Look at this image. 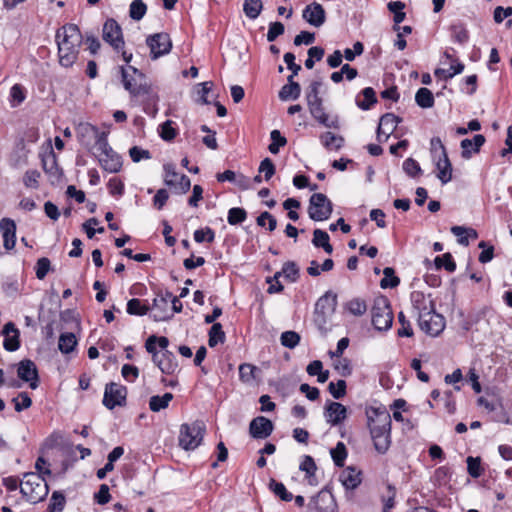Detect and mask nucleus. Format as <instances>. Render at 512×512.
<instances>
[{"label": "nucleus", "mask_w": 512, "mask_h": 512, "mask_svg": "<svg viewBox=\"0 0 512 512\" xmlns=\"http://www.w3.org/2000/svg\"><path fill=\"white\" fill-rule=\"evenodd\" d=\"M436 269L445 268L448 272H454L456 270V263L450 253H445L442 256H437L434 259Z\"/></svg>", "instance_id": "09e8293b"}, {"label": "nucleus", "mask_w": 512, "mask_h": 512, "mask_svg": "<svg viewBox=\"0 0 512 512\" xmlns=\"http://www.w3.org/2000/svg\"><path fill=\"white\" fill-rule=\"evenodd\" d=\"M247 218V212L244 208L233 207L229 209L227 221L230 225H238L243 223Z\"/></svg>", "instance_id": "864d4df0"}, {"label": "nucleus", "mask_w": 512, "mask_h": 512, "mask_svg": "<svg viewBox=\"0 0 512 512\" xmlns=\"http://www.w3.org/2000/svg\"><path fill=\"white\" fill-rule=\"evenodd\" d=\"M20 492L27 501L36 504L47 497L49 486L43 476L29 472L24 474V480L20 483Z\"/></svg>", "instance_id": "20e7f679"}, {"label": "nucleus", "mask_w": 512, "mask_h": 512, "mask_svg": "<svg viewBox=\"0 0 512 512\" xmlns=\"http://www.w3.org/2000/svg\"><path fill=\"white\" fill-rule=\"evenodd\" d=\"M372 325L378 331H387L393 323V312L388 298L381 296L374 300L371 309Z\"/></svg>", "instance_id": "39448f33"}, {"label": "nucleus", "mask_w": 512, "mask_h": 512, "mask_svg": "<svg viewBox=\"0 0 512 512\" xmlns=\"http://www.w3.org/2000/svg\"><path fill=\"white\" fill-rule=\"evenodd\" d=\"M204 432L205 426L202 422L196 421L192 424H182L179 445L185 450H194L200 445Z\"/></svg>", "instance_id": "423d86ee"}, {"label": "nucleus", "mask_w": 512, "mask_h": 512, "mask_svg": "<svg viewBox=\"0 0 512 512\" xmlns=\"http://www.w3.org/2000/svg\"><path fill=\"white\" fill-rule=\"evenodd\" d=\"M464 68L465 66L462 62H456V64H451L449 69L437 68L434 71V74L439 79L449 80L455 75L461 74L464 71Z\"/></svg>", "instance_id": "4c0bfd02"}, {"label": "nucleus", "mask_w": 512, "mask_h": 512, "mask_svg": "<svg viewBox=\"0 0 512 512\" xmlns=\"http://www.w3.org/2000/svg\"><path fill=\"white\" fill-rule=\"evenodd\" d=\"M172 399L173 394L169 392L162 396H152L149 400V408L153 412H159L160 410L167 408Z\"/></svg>", "instance_id": "ea45409f"}, {"label": "nucleus", "mask_w": 512, "mask_h": 512, "mask_svg": "<svg viewBox=\"0 0 512 512\" xmlns=\"http://www.w3.org/2000/svg\"><path fill=\"white\" fill-rule=\"evenodd\" d=\"M172 125L173 121L171 120H167L160 125V136L163 140L171 141L176 137L177 131Z\"/></svg>", "instance_id": "774afa93"}, {"label": "nucleus", "mask_w": 512, "mask_h": 512, "mask_svg": "<svg viewBox=\"0 0 512 512\" xmlns=\"http://www.w3.org/2000/svg\"><path fill=\"white\" fill-rule=\"evenodd\" d=\"M40 172L37 170H27L23 177V184L27 188L37 189L39 187Z\"/></svg>", "instance_id": "338daca9"}, {"label": "nucleus", "mask_w": 512, "mask_h": 512, "mask_svg": "<svg viewBox=\"0 0 512 512\" xmlns=\"http://www.w3.org/2000/svg\"><path fill=\"white\" fill-rule=\"evenodd\" d=\"M150 309L152 310L151 317L156 322L167 321L173 317V313H171L169 304H167L165 299L155 297Z\"/></svg>", "instance_id": "bb28decb"}, {"label": "nucleus", "mask_w": 512, "mask_h": 512, "mask_svg": "<svg viewBox=\"0 0 512 512\" xmlns=\"http://www.w3.org/2000/svg\"><path fill=\"white\" fill-rule=\"evenodd\" d=\"M193 237L197 243H202L204 241L212 243L215 240V231L210 227L197 229L194 231Z\"/></svg>", "instance_id": "4d7b16f0"}, {"label": "nucleus", "mask_w": 512, "mask_h": 512, "mask_svg": "<svg viewBox=\"0 0 512 512\" xmlns=\"http://www.w3.org/2000/svg\"><path fill=\"white\" fill-rule=\"evenodd\" d=\"M2 334L4 336L3 347L6 351L14 352L20 347V331L13 322L5 324Z\"/></svg>", "instance_id": "6ab92c4d"}, {"label": "nucleus", "mask_w": 512, "mask_h": 512, "mask_svg": "<svg viewBox=\"0 0 512 512\" xmlns=\"http://www.w3.org/2000/svg\"><path fill=\"white\" fill-rule=\"evenodd\" d=\"M346 387V381L339 379L336 383H329L328 391L335 399H341L346 395Z\"/></svg>", "instance_id": "052dcab7"}, {"label": "nucleus", "mask_w": 512, "mask_h": 512, "mask_svg": "<svg viewBox=\"0 0 512 512\" xmlns=\"http://www.w3.org/2000/svg\"><path fill=\"white\" fill-rule=\"evenodd\" d=\"M301 87L298 82H291V84H285L279 91V98L282 101L296 100L300 97Z\"/></svg>", "instance_id": "c9c22d12"}, {"label": "nucleus", "mask_w": 512, "mask_h": 512, "mask_svg": "<svg viewBox=\"0 0 512 512\" xmlns=\"http://www.w3.org/2000/svg\"><path fill=\"white\" fill-rule=\"evenodd\" d=\"M466 462L467 472L472 478H479L483 474L484 469L482 468L480 457L469 456Z\"/></svg>", "instance_id": "8fccbe9b"}, {"label": "nucleus", "mask_w": 512, "mask_h": 512, "mask_svg": "<svg viewBox=\"0 0 512 512\" xmlns=\"http://www.w3.org/2000/svg\"><path fill=\"white\" fill-rule=\"evenodd\" d=\"M452 477V470L448 466L438 467L432 476V482L435 486H446Z\"/></svg>", "instance_id": "e433bc0d"}, {"label": "nucleus", "mask_w": 512, "mask_h": 512, "mask_svg": "<svg viewBox=\"0 0 512 512\" xmlns=\"http://www.w3.org/2000/svg\"><path fill=\"white\" fill-rule=\"evenodd\" d=\"M401 119L393 113H386L381 116L377 128V139L381 141V136H385V140L396 130Z\"/></svg>", "instance_id": "4be33fe9"}, {"label": "nucleus", "mask_w": 512, "mask_h": 512, "mask_svg": "<svg viewBox=\"0 0 512 512\" xmlns=\"http://www.w3.org/2000/svg\"><path fill=\"white\" fill-rule=\"evenodd\" d=\"M42 166L45 173L48 174L51 178L59 180L62 176V171L58 166L54 153H51L49 156L42 160Z\"/></svg>", "instance_id": "2f4dec72"}, {"label": "nucleus", "mask_w": 512, "mask_h": 512, "mask_svg": "<svg viewBox=\"0 0 512 512\" xmlns=\"http://www.w3.org/2000/svg\"><path fill=\"white\" fill-rule=\"evenodd\" d=\"M225 341V333L220 323H214L209 331L208 344L210 347H215L219 343Z\"/></svg>", "instance_id": "a18cd8bd"}, {"label": "nucleus", "mask_w": 512, "mask_h": 512, "mask_svg": "<svg viewBox=\"0 0 512 512\" xmlns=\"http://www.w3.org/2000/svg\"><path fill=\"white\" fill-rule=\"evenodd\" d=\"M12 402L17 412L26 410L32 405V400L27 392H20L17 397L12 399Z\"/></svg>", "instance_id": "bf43d9fd"}, {"label": "nucleus", "mask_w": 512, "mask_h": 512, "mask_svg": "<svg viewBox=\"0 0 512 512\" xmlns=\"http://www.w3.org/2000/svg\"><path fill=\"white\" fill-rule=\"evenodd\" d=\"M337 307V295L327 291L315 303L313 321L322 334L330 331L331 319Z\"/></svg>", "instance_id": "7ed1b4c3"}, {"label": "nucleus", "mask_w": 512, "mask_h": 512, "mask_svg": "<svg viewBox=\"0 0 512 512\" xmlns=\"http://www.w3.org/2000/svg\"><path fill=\"white\" fill-rule=\"evenodd\" d=\"M435 161L438 173L437 177L442 184H447L452 179V164L447 154L438 155Z\"/></svg>", "instance_id": "cd10ccee"}, {"label": "nucleus", "mask_w": 512, "mask_h": 512, "mask_svg": "<svg viewBox=\"0 0 512 512\" xmlns=\"http://www.w3.org/2000/svg\"><path fill=\"white\" fill-rule=\"evenodd\" d=\"M98 160L101 167L110 173H117L122 167L121 156L118 155L113 149H110L109 152L107 151L104 154H99Z\"/></svg>", "instance_id": "393cba45"}, {"label": "nucleus", "mask_w": 512, "mask_h": 512, "mask_svg": "<svg viewBox=\"0 0 512 512\" xmlns=\"http://www.w3.org/2000/svg\"><path fill=\"white\" fill-rule=\"evenodd\" d=\"M76 345L77 339L73 333H64L60 335L58 347L62 353L68 354L72 352Z\"/></svg>", "instance_id": "a19ab883"}, {"label": "nucleus", "mask_w": 512, "mask_h": 512, "mask_svg": "<svg viewBox=\"0 0 512 512\" xmlns=\"http://www.w3.org/2000/svg\"><path fill=\"white\" fill-rule=\"evenodd\" d=\"M165 175H164V183L167 186H175L177 183V179L179 178V174L176 172L175 165L172 163H166L163 166Z\"/></svg>", "instance_id": "e2e57ef3"}, {"label": "nucleus", "mask_w": 512, "mask_h": 512, "mask_svg": "<svg viewBox=\"0 0 512 512\" xmlns=\"http://www.w3.org/2000/svg\"><path fill=\"white\" fill-rule=\"evenodd\" d=\"M339 480L346 490H355L362 483V472L348 466L341 472Z\"/></svg>", "instance_id": "b1692460"}, {"label": "nucleus", "mask_w": 512, "mask_h": 512, "mask_svg": "<svg viewBox=\"0 0 512 512\" xmlns=\"http://www.w3.org/2000/svg\"><path fill=\"white\" fill-rule=\"evenodd\" d=\"M0 231L3 237V246L6 250H12L16 244V223L11 218H3L0 221Z\"/></svg>", "instance_id": "aec40b11"}, {"label": "nucleus", "mask_w": 512, "mask_h": 512, "mask_svg": "<svg viewBox=\"0 0 512 512\" xmlns=\"http://www.w3.org/2000/svg\"><path fill=\"white\" fill-rule=\"evenodd\" d=\"M363 100L356 97V105L362 110H369L376 102V93L372 87H366L361 91Z\"/></svg>", "instance_id": "72a5a7b5"}, {"label": "nucleus", "mask_w": 512, "mask_h": 512, "mask_svg": "<svg viewBox=\"0 0 512 512\" xmlns=\"http://www.w3.org/2000/svg\"><path fill=\"white\" fill-rule=\"evenodd\" d=\"M320 87H321L320 81L311 82V84L309 85V87L307 89V93H306V99H307L308 105L322 101V98L319 96Z\"/></svg>", "instance_id": "680f3d73"}, {"label": "nucleus", "mask_w": 512, "mask_h": 512, "mask_svg": "<svg viewBox=\"0 0 512 512\" xmlns=\"http://www.w3.org/2000/svg\"><path fill=\"white\" fill-rule=\"evenodd\" d=\"M66 499L62 492L54 491L47 507L48 512H62L65 507Z\"/></svg>", "instance_id": "49530a36"}, {"label": "nucleus", "mask_w": 512, "mask_h": 512, "mask_svg": "<svg viewBox=\"0 0 512 512\" xmlns=\"http://www.w3.org/2000/svg\"><path fill=\"white\" fill-rule=\"evenodd\" d=\"M99 129L87 122L79 123L76 127V135L81 145L89 148L94 141L95 137L98 136Z\"/></svg>", "instance_id": "5701e85b"}, {"label": "nucleus", "mask_w": 512, "mask_h": 512, "mask_svg": "<svg viewBox=\"0 0 512 512\" xmlns=\"http://www.w3.org/2000/svg\"><path fill=\"white\" fill-rule=\"evenodd\" d=\"M127 389L118 383L110 382L106 384L103 405L112 410L116 406H123L126 403Z\"/></svg>", "instance_id": "9d476101"}, {"label": "nucleus", "mask_w": 512, "mask_h": 512, "mask_svg": "<svg viewBox=\"0 0 512 512\" xmlns=\"http://www.w3.org/2000/svg\"><path fill=\"white\" fill-rule=\"evenodd\" d=\"M102 38L115 52H120L125 46L122 28L113 18H109L104 22Z\"/></svg>", "instance_id": "6e6552de"}, {"label": "nucleus", "mask_w": 512, "mask_h": 512, "mask_svg": "<svg viewBox=\"0 0 512 512\" xmlns=\"http://www.w3.org/2000/svg\"><path fill=\"white\" fill-rule=\"evenodd\" d=\"M283 276L290 282H296L299 278V268L293 261H288L282 267Z\"/></svg>", "instance_id": "13d9d810"}, {"label": "nucleus", "mask_w": 512, "mask_h": 512, "mask_svg": "<svg viewBox=\"0 0 512 512\" xmlns=\"http://www.w3.org/2000/svg\"><path fill=\"white\" fill-rule=\"evenodd\" d=\"M384 277L380 281L382 289L395 288L399 285L400 279L395 275L392 267H385L383 270Z\"/></svg>", "instance_id": "79ce46f5"}, {"label": "nucleus", "mask_w": 512, "mask_h": 512, "mask_svg": "<svg viewBox=\"0 0 512 512\" xmlns=\"http://www.w3.org/2000/svg\"><path fill=\"white\" fill-rule=\"evenodd\" d=\"M344 308L354 316H362L367 311L366 302L360 298H354L348 301Z\"/></svg>", "instance_id": "c03bdc74"}, {"label": "nucleus", "mask_w": 512, "mask_h": 512, "mask_svg": "<svg viewBox=\"0 0 512 512\" xmlns=\"http://www.w3.org/2000/svg\"><path fill=\"white\" fill-rule=\"evenodd\" d=\"M146 44L150 48L152 59L168 54L172 48L170 36L164 32L148 36Z\"/></svg>", "instance_id": "9b49d317"}, {"label": "nucleus", "mask_w": 512, "mask_h": 512, "mask_svg": "<svg viewBox=\"0 0 512 512\" xmlns=\"http://www.w3.org/2000/svg\"><path fill=\"white\" fill-rule=\"evenodd\" d=\"M330 453L334 461V464L337 467H343L345 459L347 457V450L345 445L342 442H338L336 447L331 449Z\"/></svg>", "instance_id": "5fc2aeb1"}, {"label": "nucleus", "mask_w": 512, "mask_h": 512, "mask_svg": "<svg viewBox=\"0 0 512 512\" xmlns=\"http://www.w3.org/2000/svg\"><path fill=\"white\" fill-rule=\"evenodd\" d=\"M262 8L261 0H245L243 4V11L250 19H256L260 15Z\"/></svg>", "instance_id": "37998d69"}, {"label": "nucleus", "mask_w": 512, "mask_h": 512, "mask_svg": "<svg viewBox=\"0 0 512 512\" xmlns=\"http://www.w3.org/2000/svg\"><path fill=\"white\" fill-rule=\"evenodd\" d=\"M312 117L326 128L339 129V119L337 116L330 117L323 106V101L308 105Z\"/></svg>", "instance_id": "2eb2a0df"}, {"label": "nucleus", "mask_w": 512, "mask_h": 512, "mask_svg": "<svg viewBox=\"0 0 512 512\" xmlns=\"http://www.w3.org/2000/svg\"><path fill=\"white\" fill-rule=\"evenodd\" d=\"M368 430L384 428L392 424L391 415L384 405L367 406L365 408Z\"/></svg>", "instance_id": "1a4fd4ad"}, {"label": "nucleus", "mask_w": 512, "mask_h": 512, "mask_svg": "<svg viewBox=\"0 0 512 512\" xmlns=\"http://www.w3.org/2000/svg\"><path fill=\"white\" fill-rule=\"evenodd\" d=\"M391 425L369 430L373 446L379 454H385L391 446Z\"/></svg>", "instance_id": "4468645a"}, {"label": "nucleus", "mask_w": 512, "mask_h": 512, "mask_svg": "<svg viewBox=\"0 0 512 512\" xmlns=\"http://www.w3.org/2000/svg\"><path fill=\"white\" fill-rule=\"evenodd\" d=\"M451 40L459 45H465L470 39L469 31L462 22H456L449 27Z\"/></svg>", "instance_id": "c756f323"}, {"label": "nucleus", "mask_w": 512, "mask_h": 512, "mask_svg": "<svg viewBox=\"0 0 512 512\" xmlns=\"http://www.w3.org/2000/svg\"><path fill=\"white\" fill-rule=\"evenodd\" d=\"M150 310L147 301H141L137 298H132L127 302L126 311L130 315L144 316Z\"/></svg>", "instance_id": "f704fd0d"}, {"label": "nucleus", "mask_w": 512, "mask_h": 512, "mask_svg": "<svg viewBox=\"0 0 512 512\" xmlns=\"http://www.w3.org/2000/svg\"><path fill=\"white\" fill-rule=\"evenodd\" d=\"M169 340L165 336L151 335L145 342V348L152 354L153 362L158 366L162 373L171 375L178 368L175 355L169 351Z\"/></svg>", "instance_id": "f03ea898"}, {"label": "nucleus", "mask_w": 512, "mask_h": 512, "mask_svg": "<svg viewBox=\"0 0 512 512\" xmlns=\"http://www.w3.org/2000/svg\"><path fill=\"white\" fill-rule=\"evenodd\" d=\"M328 233L321 229H315L313 232L312 243L315 247H321L327 254H332L333 246L329 242Z\"/></svg>", "instance_id": "473e14b6"}, {"label": "nucleus", "mask_w": 512, "mask_h": 512, "mask_svg": "<svg viewBox=\"0 0 512 512\" xmlns=\"http://www.w3.org/2000/svg\"><path fill=\"white\" fill-rule=\"evenodd\" d=\"M271 143L268 146V150L272 154L279 153L281 147H284L287 144V140L284 136L281 135L279 130H272L270 133Z\"/></svg>", "instance_id": "de8ad7c7"}, {"label": "nucleus", "mask_w": 512, "mask_h": 512, "mask_svg": "<svg viewBox=\"0 0 512 512\" xmlns=\"http://www.w3.org/2000/svg\"><path fill=\"white\" fill-rule=\"evenodd\" d=\"M302 17L310 25L320 27L326 20V13L321 4L313 2L304 8Z\"/></svg>", "instance_id": "a211bd4d"}, {"label": "nucleus", "mask_w": 512, "mask_h": 512, "mask_svg": "<svg viewBox=\"0 0 512 512\" xmlns=\"http://www.w3.org/2000/svg\"><path fill=\"white\" fill-rule=\"evenodd\" d=\"M485 141L486 139L482 134H477L472 139H463L460 143L462 158L469 159L471 158L472 153H478Z\"/></svg>", "instance_id": "a878e982"}, {"label": "nucleus", "mask_w": 512, "mask_h": 512, "mask_svg": "<svg viewBox=\"0 0 512 512\" xmlns=\"http://www.w3.org/2000/svg\"><path fill=\"white\" fill-rule=\"evenodd\" d=\"M324 415L327 423L335 426L346 419L347 409L339 402H329L325 407Z\"/></svg>", "instance_id": "412c9836"}, {"label": "nucleus", "mask_w": 512, "mask_h": 512, "mask_svg": "<svg viewBox=\"0 0 512 512\" xmlns=\"http://www.w3.org/2000/svg\"><path fill=\"white\" fill-rule=\"evenodd\" d=\"M147 6L142 0H133L129 7V16L136 21L141 20L146 14Z\"/></svg>", "instance_id": "603ef678"}, {"label": "nucleus", "mask_w": 512, "mask_h": 512, "mask_svg": "<svg viewBox=\"0 0 512 512\" xmlns=\"http://www.w3.org/2000/svg\"><path fill=\"white\" fill-rule=\"evenodd\" d=\"M413 311L417 318L429 316V312L434 310V303L421 291H413L410 295Z\"/></svg>", "instance_id": "dca6fc26"}, {"label": "nucleus", "mask_w": 512, "mask_h": 512, "mask_svg": "<svg viewBox=\"0 0 512 512\" xmlns=\"http://www.w3.org/2000/svg\"><path fill=\"white\" fill-rule=\"evenodd\" d=\"M415 101L421 108L427 109L434 106L433 93L428 88H420L416 92Z\"/></svg>", "instance_id": "58836bf2"}, {"label": "nucleus", "mask_w": 512, "mask_h": 512, "mask_svg": "<svg viewBox=\"0 0 512 512\" xmlns=\"http://www.w3.org/2000/svg\"><path fill=\"white\" fill-rule=\"evenodd\" d=\"M403 170L408 176L412 178L417 177L422 172L419 163L413 158H407L403 162Z\"/></svg>", "instance_id": "0e129e2a"}, {"label": "nucleus", "mask_w": 512, "mask_h": 512, "mask_svg": "<svg viewBox=\"0 0 512 512\" xmlns=\"http://www.w3.org/2000/svg\"><path fill=\"white\" fill-rule=\"evenodd\" d=\"M273 429L272 421L264 416L254 418L249 424V433L255 439H265L269 437Z\"/></svg>", "instance_id": "f3484780"}, {"label": "nucleus", "mask_w": 512, "mask_h": 512, "mask_svg": "<svg viewBox=\"0 0 512 512\" xmlns=\"http://www.w3.org/2000/svg\"><path fill=\"white\" fill-rule=\"evenodd\" d=\"M120 70L123 86L132 96L137 97L149 93L150 87L147 84L134 85L132 83V79L128 76L127 69L125 67H121Z\"/></svg>", "instance_id": "c85d7f7f"}, {"label": "nucleus", "mask_w": 512, "mask_h": 512, "mask_svg": "<svg viewBox=\"0 0 512 512\" xmlns=\"http://www.w3.org/2000/svg\"><path fill=\"white\" fill-rule=\"evenodd\" d=\"M333 204L323 193H314L309 199L308 215L314 221H325L330 218Z\"/></svg>", "instance_id": "0eeeda50"}, {"label": "nucleus", "mask_w": 512, "mask_h": 512, "mask_svg": "<svg viewBox=\"0 0 512 512\" xmlns=\"http://www.w3.org/2000/svg\"><path fill=\"white\" fill-rule=\"evenodd\" d=\"M420 329L430 336H438L445 328V319L435 309L429 312V316L418 319Z\"/></svg>", "instance_id": "f8f14e48"}, {"label": "nucleus", "mask_w": 512, "mask_h": 512, "mask_svg": "<svg viewBox=\"0 0 512 512\" xmlns=\"http://www.w3.org/2000/svg\"><path fill=\"white\" fill-rule=\"evenodd\" d=\"M55 40L58 46L59 63L71 67L77 60L82 43V34L76 24H65L57 29Z\"/></svg>", "instance_id": "f257e3e1"}, {"label": "nucleus", "mask_w": 512, "mask_h": 512, "mask_svg": "<svg viewBox=\"0 0 512 512\" xmlns=\"http://www.w3.org/2000/svg\"><path fill=\"white\" fill-rule=\"evenodd\" d=\"M256 367L252 364L244 363L239 366V377L240 380L249 383L255 378Z\"/></svg>", "instance_id": "69168bd1"}, {"label": "nucleus", "mask_w": 512, "mask_h": 512, "mask_svg": "<svg viewBox=\"0 0 512 512\" xmlns=\"http://www.w3.org/2000/svg\"><path fill=\"white\" fill-rule=\"evenodd\" d=\"M281 344L289 349L295 348L300 342V335L295 331H285L280 337Z\"/></svg>", "instance_id": "6e6d98bb"}, {"label": "nucleus", "mask_w": 512, "mask_h": 512, "mask_svg": "<svg viewBox=\"0 0 512 512\" xmlns=\"http://www.w3.org/2000/svg\"><path fill=\"white\" fill-rule=\"evenodd\" d=\"M17 375L22 381L29 383L31 389L39 386L38 369L32 360H21L17 365Z\"/></svg>", "instance_id": "ddd939ff"}, {"label": "nucleus", "mask_w": 512, "mask_h": 512, "mask_svg": "<svg viewBox=\"0 0 512 512\" xmlns=\"http://www.w3.org/2000/svg\"><path fill=\"white\" fill-rule=\"evenodd\" d=\"M320 142L327 150H340L344 145V138L332 132H324L320 135Z\"/></svg>", "instance_id": "7c9ffc66"}, {"label": "nucleus", "mask_w": 512, "mask_h": 512, "mask_svg": "<svg viewBox=\"0 0 512 512\" xmlns=\"http://www.w3.org/2000/svg\"><path fill=\"white\" fill-rule=\"evenodd\" d=\"M270 489L273 491V493L279 497L282 501L289 502L293 499L292 493L287 491L285 485L281 482H278L274 479L270 481Z\"/></svg>", "instance_id": "3c124183"}]
</instances>
